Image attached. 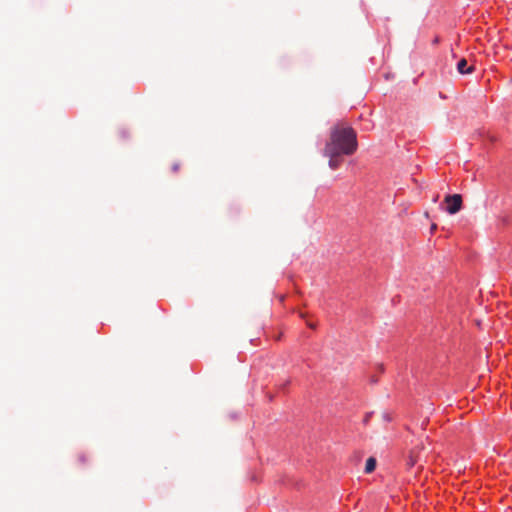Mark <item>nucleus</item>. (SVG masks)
Here are the masks:
<instances>
[{
  "label": "nucleus",
  "mask_w": 512,
  "mask_h": 512,
  "mask_svg": "<svg viewBox=\"0 0 512 512\" xmlns=\"http://www.w3.org/2000/svg\"><path fill=\"white\" fill-rule=\"evenodd\" d=\"M457 70L461 74H468L474 70V67L472 65L468 66L467 60L463 58L458 62Z\"/></svg>",
  "instance_id": "3"
},
{
  "label": "nucleus",
  "mask_w": 512,
  "mask_h": 512,
  "mask_svg": "<svg viewBox=\"0 0 512 512\" xmlns=\"http://www.w3.org/2000/svg\"><path fill=\"white\" fill-rule=\"evenodd\" d=\"M78 459H79V461H81V462H84V461H85V459H84V456H83V455H79V456H78Z\"/></svg>",
  "instance_id": "10"
},
{
  "label": "nucleus",
  "mask_w": 512,
  "mask_h": 512,
  "mask_svg": "<svg viewBox=\"0 0 512 512\" xmlns=\"http://www.w3.org/2000/svg\"><path fill=\"white\" fill-rule=\"evenodd\" d=\"M444 201L447 204L446 211L449 214H456L462 208V196L460 194L447 195Z\"/></svg>",
  "instance_id": "2"
},
{
  "label": "nucleus",
  "mask_w": 512,
  "mask_h": 512,
  "mask_svg": "<svg viewBox=\"0 0 512 512\" xmlns=\"http://www.w3.org/2000/svg\"><path fill=\"white\" fill-rule=\"evenodd\" d=\"M382 419L386 422H390L392 420V416L390 413L388 412H383L382 413Z\"/></svg>",
  "instance_id": "5"
},
{
  "label": "nucleus",
  "mask_w": 512,
  "mask_h": 512,
  "mask_svg": "<svg viewBox=\"0 0 512 512\" xmlns=\"http://www.w3.org/2000/svg\"><path fill=\"white\" fill-rule=\"evenodd\" d=\"M376 468V459L373 457H370L366 461L365 465V473L370 474L372 473Z\"/></svg>",
  "instance_id": "4"
},
{
  "label": "nucleus",
  "mask_w": 512,
  "mask_h": 512,
  "mask_svg": "<svg viewBox=\"0 0 512 512\" xmlns=\"http://www.w3.org/2000/svg\"><path fill=\"white\" fill-rule=\"evenodd\" d=\"M307 325H308L310 328H312V329H314V328H315V324H313V323L307 322Z\"/></svg>",
  "instance_id": "9"
},
{
  "label": "nucleus",
  "mask_w": 512,
  "mask_h": 512,
  "mask_svg": "<svg viewBox=\"0 0 512 512\" xmlns=\"http://www.w3.org/2000/svg\"><path fill=\"white\" fill-rule=\"evenodd\" d=\"M357 147V134L352 127L343 123L334 125L324 148V155L329 158V167L337 169L343 156L354 154Z\"/></svg>",
  "instance_id": "1"
},
{
  "label": "nucleus",
  "mask_w": 512,
  "mask_h": 512,
  "mask_svg": "<svg viewBox=\"0 0 512 512\" xmlns=\"http://www.w3.org/2000/svg\"><path fill=\"white\" fill-rule=\"evenodd\" d=\"M436 229H437V225L436 224H432L431 228H430L431 233H433Z\"/></svg>",
  "instance_id": "8"
},
{
  "label": "nucleus",
  "mask_w": 512,
  "mask_h": 512,
  "mask_svg": "<svg viewBox=\"0 0 512 512\" xmlns=\"http://www.w3.org/2000/svg\"><path fill=\"white\" fill-rule=\"evenodd\" d=\"M371 416H372V412H369L365 415L364 420H363L365 424H367L369 422Z\"/></svg>",
  "instance_id": "7"
},
{
  "label": "nucleus",
  "mask_w": 512,
  "mask_h": 512,
  "mask_svg": "<svg viewBox=\"0 0 512 512\" xmlns=\"http://www.w3.org/2000/svg\"><path fill=\"white\" fill-rule=\"evenodd\" d=\"M416 463H417V459H416L414 456H410V459H409L408 465H409L410 467H413Z\"/></svg>",
  "instance_id": "6"
}]
</instances>
